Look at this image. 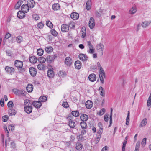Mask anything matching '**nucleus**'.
Returning <instances> with one entry per match:
<instances>
[{"label":"nucleus","instance_id":"1","mask_svg":"<svg viewBox=\"0 0 151 151\" xmlns=\"http://www.w3.org/2000/svg\"><path fill=\"white\" fill-rule=\"evenodd\" d=\"M102 72H99V75L101 82L102 84H104V78H106V76L104 71L102 70Z\"/></svg>","mask_w":151,"mask_h":151},{"label":"nucleus","instance_id":"2","mask_svg":"<svg viewBox=\"0 0 151 151\" xmlns=\"http://www.w3.org/2000/svg\"><path fill=\"white\" fill-rule=\"evenodd\" d=\"M32 105L37 108H39L42 106V104L39 101H34L30 104V105Z\"/></svg>","mask_w":151,"mask_h":151},{"label":"nucleus","instance_id":"3","mask_svg":"<svg viewBox=\"0 0 151 151\" xmlns=\"http://www.w3.org/2000/svg\"><path fill=\"white\" fill-rule=\"evenodd\" d=\"M61 30L63 32H68L69 30L68 26L65 24H63L61 26Z\"/></svg>","mask_w":151,"mask_h":151},{"label":"nucleus","instance_id":"4","mask_svg":"<svg viewBox=\"0 0 151 151\" xmlns=\"http://www.w3.org/2000/svg\"><path fill=\"white\" fill-rule=\"evenodd\" d=\"M14 65L18 68H21L23 66V62L19 60H16L14 61Z\"/></svg>","mask_w":151,"mask_h":151},{"label":"nucleus","instance_id":"5","mask_svg":"<svg viewBox=\"0 0 151 151\" xmlns=\"http://www.w3.org/2000/svg\"><path fill=\"white\" fill-rule=\"evenodd\" d=\"M89 27L91 29H93L94 28L95 24L94 22V18L91 17L90 18L88 24Z\"/></svg>","mask_w":151,"mask_h":151},{"label":"nucleus","instance_id":"6","mask_svg":"<svg viewBox=\"0 0 151 151\" xmlns=\"http://www.w3.org/2000/svg\"><path fill=\"white\" fill-rule=\"evenodd\" d=\"M29 71L30 75L33 77L35 76L37 74V70L34 67H31L29 68Z\"/></svg>","mask_w":151,"mask_h":151},{"label":"nucleus","instance_id":"7","mask_svg":"<svg viewBox=\"0 0 151 151\" xmlns=\"http://www.w3.org/2000/svg\"><path fill=\"white\" fill-rule=\"evenodd\" d=\"M30 105L29 106H25L24 108V111L27 114H30L32 112V107Z\"/></svg>","mask_w":151,"mask_h":151},{"label":"nucleus","instance_id":"8","mask_svg":"<svg viewBox=\"0 0 151 151\" xmlns=\"http://www.w3.org/2000/svg\"><path fill=\"white\" fill-rule=\"evenodd\" d=\"M5 70L6 72L11 75L14 73L15 70L14 68L8 66L6 67Z\"/></svg>","mask_w":151,"mask_h":151},{"label":"nucleus","instance_id":"9","mask_svg":"<svg viewBox=\"0 0 151 151\" xmlns=\"http://www.w3.org/2000/svg\"><path fill=\"white\" fill-rule=\"evenodd\" d=\"M21 9L23 12L27 13L29 10V6L26 4H24L21 6Z\"/></svg>","mask_w":151,"mask_h":151},{"label":"nucleus","instance_id":"10","mask_svg":"<svg viewBox=\"0 0 151 151\" xmlns=\"http://www.w3.org/2000/svg\"><path fill=\"white\" fill-rule=\"evenodd\" d=\"M65 63L68 66H70L72 63V59L70 57H67L65 59Z\"/></svg>","mask_w":151,"mask_h":151},{"label":"nucleus","instance_id":"11","mask_svg":"<svg viewBox=\"0 0 151 151\" xmlns=\"http://www.w3.org/2000/svg\"><path fill=\"white\" fill-rule=\"evenodd\" d=\"M79 58L82 61H86L88 58L86 54H80L78 55Z\"/></svg>","mask_w":151,"mask_h":151},{"label":"nucleus","instance_id":"12","mask_svg":"<svg viewBox=\"0 0 151 151\" xmlns=\"http://www.w3.org/2000/svg\"><path fill=\"white\" fill-rule=\"evenodd\" d=\"M27 4L29 6V8H32L34 7L35 5V2L33 0H28Z\"/></svg>","mask_w":151,"mask_h":151},{"label":"nucleus","instance_id":"13","mask_svg":"<svg viewBox=\"0 0 151 151\" xmlns=\"http://www.w3.org/2000/svg\"><path fill=\"white\" fill-rule=\"evenodd\" d=\"M25 12L22 11H19L17 13V17L20 19L24 18L25 16Z\"/></svg>","mask_w":151,"mask_h":151},{"label":"nucleus","instance_id":"14","mask_svg":"<svg viewBox=\"0 0 151 151\" xmlns=\"http://www.w3.org/2000/svg\"><path fill=\"white\" fill-rule=\"evenodd\" d=\"M85 106L87 108L91 109L93 106V102L90 100H88L85 103Z\"/></svg>","mask_w":151,"mask_h":151},{"label":"nucleus","instance_id":"15","mask_svg":"<svg viewBox=\"0 0 151 151\" xmlns=\"http://www.w3.org/2000/svg\"><path fill=\"white\" fill-rule=\"evenodd\" d=\"M96 75L94 73L88 76L89 80L91 82L94 81L96 80Z\"/></svg>","mask_w":151,"mask_h":151},{"label":"nucleus","instance_id":"16","mask_svg":"<svg viewBox=\"0 0 151 151\" xmlns=\"http://www.w3.org/2000/svg\"><path fill=\"white\" fill-rule=\"evenodd\" d=\"M71 18L73 20L78 19L79 17V14L76 12H74L71 14L70 15Z\"/></svg>","mask_w":151,"mask_h":151},{"label":"nucleus","instance_id":"17","mask_svg":"<svg viewBox=\"0 0 151 151\" xmlns=\"http://www.w3.org/2000/svg\"><path fill=\"white\" fill-rule=\"evenodd\" d=\"M82 63L79 60L76 61L75 63V68L78 69H80L81 67Z\"/></svg>","mask_w":151,"mask_h":151},{"label":"nucleus","instance_id":"18","mask_svg":"<svg viewBox=\"0 0 151 151\" xmlns=\"http://www.w3.org/2000/svg\"><path fill=\"white\" fill-rule=\"evenodd\" d=\"M33 89V86L32 84H29L26 87V89L27 91L29 92H32Z\"/></svg>","mask_w":151,"mask_h":151},{"label":"nucleus","instance_id":"19","mask_svg":"<svg viewBox=\"0 0 151 151\" xmlns=\"http://www.w3.org/2000/svg\"><path fill=\"white\" fill-rule=\"evenodd\" d=\"M88 115L86 114H82L80 116L81 120L82 122H85L87 121L88 119Z\"/></svg>","mask_w":151,"mask_h":151},{"label":"nucleus","instance_id":"20","mask_svg":"<svg viewBox=\"0 0 151 151\" xmlns=\"http://www.w3.org/2000/svg\"><path fill=\"white\" fill-rule=\"evenodd\" d=\"M57 57V56L54 55L53 56H50L48 55L46 58V59L47 60V61L50 62L52 61V60H54L55 58Z\"/></svg>","mask_w":151,"mask_h":151},{"label":"nucleus","instance_id":"21","mask_svg":"<svg viewBox=\"0 0 151 151\" xmlns=\"http://www.w3.org/2000/svg\"><path fill=\"white\" fill-rule=\"evenodd\" d=\"M52 8L55 11L58 10L60 9V5L58 3H55L52 5Z\"/></svg>","mask_w":151,"mask_h":151},{"label":"nucleus","instance_id":"22","mask_svg":"<svg viewBox=\"0 0 151 151\" xmlns=\"http://www.w3.org/2000/svg\"><path fill=\"white\" fill-rule=\"evenodd\" d=\"M54 73L52 70L49 69L47 72V75L49 78H53L54 76Z\"/></svg>","mask_w":151,"mask_h":151},{"label":"nucleus","instance_id":"23","mask_svg":"<svg viewBox=\"0 0 151 151\" xmlns=\"http://www.w3.org/2000/svg\"><path fill=\"white\" fill-rule=\"evenodd\" d=\"M96 49L97 50H101L102 51L101 54L102 55L103 54V50L104 45L102 43H100L98 44L96 46Z\"/></svg>","mask_w":151,"mask_h":151},{"label":"nucleus","instance_id":"24","mask_svg":"<svg viewBox=\"0 0 151 151\" xmlns=\"http://www.w3.org/2000/svg\"><path fill=\"white\" fill-rule=\"evenodd\" d=\"M29 60L30 62L31 63H36L37 60V58L35 56H32L29 57Z\"/></svg>","mask_w":151,"mask_h":151},{"label":"nucleus","instance_id":"25","mask_svg":"<svg viewBox=\"0 0 151 151\" xmlns=\"http://www.w3.org/2000/svg\"><path fill=\"white\" fill-rule=\"evenodd\" d=\"M150 23H151V20L150 21H146L142 22L141 25L143 27L145 28Z\"/></svg>","mask_w":151,"mask_h":151},{"label":"nucleus","instance_id":"26","mask_svg":"<svg viewBox=\"0 0 151 151\" xmlns=\"http://www.w3.org/2000/svg\"><path fill=\"white\" fill-rule=\"evenodd\" d=\"M8 112L9 114L11 116L13 115H15L16 113V111L14 109H13L12 108H9L8 111Z\"/></svg>","mask_w":151,"mask_h":151},{"label":"nucleus","instance_id":"27","mask_svg":"<svg viewBox=\"0 0 151 151\" xmlns=\"http://www.w3.org/2000/svg\"><path fill=\"white\" fill-rule=\"evenodd\" d=\"M91 0H88L86 3V8L87 10H89L91 8Z\"/></svg>","mask_w":151,"mask_h":151},{"label":"nucleus","instance_id":"28","mask_svg":"<svg viewBox=\"0 0 151 151\" xmlns=\"http://www.w3.org/2000/svg\"><path fill=\"white\" fill-rule=\"evenodd\" d=\"M68 124L71 128H74L76 126L75 122L71 119L69 120Z\"/></svg>","mask_w":151,"mask_h":151},{"label":"nucleus","instance_id":"29","mask_svg":"<svg viewBox=\"0 0 151 151\" xmlns=\"http://www.w3.org/2000/svg\"><path fill=\"white\" fill-rule=\"evenodd\" d=\"M83 147V145L80 142H77L76 144V148L78 150H81Z\"/></svg>","mask_w":151,"mask_h":151},{"label":"nucleus","instance_id":"30","mask_svg":"<svg viewBox=\"0 0 151 151\" xmlns=\"http://www.w3.org/2000/svg\"><path fill=\"white\" fill-rule=\"evenodd\" d=\"M53 49L52 47L51 46H48L45 47V50L48 53H50L53 51Z\"/></svg>","mask_w":151,"mask_h":151},{"label":"nucleus","instance_id":"31","mask_svg":"<svg viewBox=\"0 0 151 151\" xmlns=\"http://www.w3.org/2000/svg\"><path fill=\"white\" fill-rule=\"evenodd\" d=\"M103 10L102 9L100 8L99 10V12H96V15L98 17H100L103 14Z\"/></svg>","mask_w":151,"mask_h":151},{"label":"nucleus","instance_id":"32","mask_svg":"<svg viewBox=\"0 0 151 151\" xmlns=\"http://www.w3.org/2000/svg\"><path fill=\"white\" fill-rule=\"evenodd\" d=\"M47 100V98L45 96H41L39 99V101L40 102H45Z\"/></svg>","mask_w":151,"mask_h":151},{"label":"nucleus","instance_id":"33","mask_svg":"<svg viewBox=\"0 0 151 151\" xmlns=\"http://www.w3.org/2000/svg\"><path fill=\"white\" fill-rule=\"evenodd\" d=\"M80 125L82 129H86L87 125L85 122H82L80 123Z\"/></svg>","mask_w":151,"mask_h":151},{"label":"nucleus","instance_id":"34","mask_svg":"<svg viewBox=\"0 0 151 151\" xmlns=\"http://www.w3.org/2000/svg\"><path fill=\"white\" fill-rule=\"evenodd\" d=\"M23 2L22 0H19L16 4L15 8L16 9H18L20 7L21 4Z\"/></svg>","mask_w":151,"mask_h":151},{"label":"nucleus","instance_id":"35","mask_svg":"<svg viewBox=\"0 0 151 151\" xmlns=\"http://www.w3.org/2000/svg\"><path fill=\"white\" fill-rule=\"evenodd\" d=\"M137 11V9L136 7H132L129 10V13L131 14H134Z\"/></svg>","mask_w":151,"mask_h":151},{"label":"nucleus","instance_id":"36","mask_svg":"<svg viewBox=\"0 0 151 151\" xmlns=\"http://www.w3.org/2000/svg\"><path fill=\"white\" fill-rule=\"evenodd\" d=\"M99 90H100V95L103 97L104 96H105V91L104 90L103 88L101 86H100L99 88Z\"/></svg>","mask_w":151,"mask_h":151},{"label":"nucleus","instance_id":"37","mask_svg":"<svg viewBox=\"0 0 151 151\" xmlns=\"http://www.w3.org/2000/svg\"><path fill=\"white\" fill-rule=\"evenodd\" d=\"M37 54L40 56H42L43 54L44 51L42 49H38L37 50Z\"/></svg>","mask_w":151,"mask_h":151},{"label":"nucleus","instance_id":"38","mask_svg":"<svg viewBox=\"0 0 151 151\" xmlns=\"http://www.w3.org/2000/svg\"><path fill=\"white\" fill-rule=\"evenodd\" d=\"M147 121V119L146 118L144 119L141 122L140 125L142 127L145 126L146 125Z\"/></svg>","mask_w":151,"mask_h":151},{"label":"nucleus","instance_id":"39","mask_svg":"<svg viewBox=\"0 0 151 151\" xmlns=\"http://www.w3.org/2000/svg\"><path fill=\"white\" fill-rule=\"evenodd\" d=\"M71 113L73 116L76 117H78L79 115V112L77 110L73 111H72Z\"/></svg>","mask_w":151,"mask_h":151},{"label":"nucleus","instance_id":"40","mask_svg":"<svg viewBox=\"0 0 151 151\" xmlns=\"http://www.w3.org/2000/svg\"><path fill=\"white\" fill-rule=\"evenodd\" d=\"M46 59L45 58L43 57H41L39 58L38 61L41 63H43L45 62Z\"/></svg>","mask_w":151,"mask_h":151},{"label":"nucleus","instance_id":"41","mask_svg":"<svg viewBox=\"0 0 151 151\" xmlns=\"http://www.w3.org/2000/svg\"><path fill=\"white\" fill-rule=\"evenodd\" d=\"M46 25L50 28H52L53 27L52 23L50 21H47L46 22Z\"/></svg>","mask_w":151,"mask_h":151},{"label":"nucleus","instance_id":"42","mask_svg":"<svg viewBox=\"0 0 151 151\" xmlns=\"http://www.w3.org/2000/svg\"><path fill=\"white\" fill-rule=\"evenodd\" d=\"M13 91L16 95L20 96V90L17 89H13L12 90Z\"/></svg>","mask_w":151,"mask_h":151},{"label":"nucleus","instance_id":"43","mask_svg":"<svg viewBox=\"0 0 151 151\" xmlns=\"http://www.w3.org/2000/svg\"><path fill=\"white\" fill-rule=\"evenodd\" d=\"M69 27L71 29H73L75 28V23L73 22H71L68 24Z\"/></svg>","mask_w":151,"mask_h":151},{"label":"nucleus","instance_id":"44","mask_svg":"<svg viewBox=\"0 0 151 151\" xmlns=\"http://www.w3.org/2000/svg\"><path fill=\"white\" fill-rule=\"evenodd\" d=\"M112 108H111V113H110V125L109 126L111 125L112 123Z\"/></svg>","mask_w":151,"mask_h":151},{"label":"nucleus","instance_id":"45","mask_svg":"<svg viewBox=\"0 0 151 151\" xmlns=\"http://www.w3.org/2000/svg\"><path fill=\"white\" fill-rule=\"evenodd\" d=\"M105 111L106 110L104 108H102L99 112L98 114L100 116H102L104 114L105 112Z\"/></svg>","mask_w":151,"mask_h":151},{"label":"nucleus","instance_id":"46","mask_svg":"<svg viewBox=\"0 0 151 151\" xmlns=\"http://www.w3.org/2000/svg\"><path fill=\"white\" fill-rule=\"evenodd\" d=\"M30 100L28 99H26L24 101V105L25 106H29L30 105Z\"/></svg>","mask_w":151,"mask_h":151},{"label":"nucleus","instance_id":"47","mask_svg":"<svg viewBox=\"0 0 151 151\" xmlns=\"http://www.w3.org/2000/svg\"><path fill=\"white\" fill-rule=\"evenodd\" d=\"M23 38L21 36H18L16 38V41L18 43H20L22 41Z\"/></svg>","mask_w":151,"mask_h":151},{"label":"nucleus","instance_id":"48","mask_svg":"<svg viewBox=\"0 0 151 151\" xmlns=\"http://www.w3.org/2000/svg\"><path fill=\"white\" fill-rule=\"evenodd\" d=\"M44 26V24L42 22H39L37 24V27L40 29H42L43 27Z\"/></svg>","mask_w":151,"mask_h":151},{"label":"nucleus","instance_id":"49","mask_svg":"<svg viewBox=\"0 0 151 151\" xmlns=\"http://www.w3.org/2000/svg\"><path fill=\"white\" fill-rule=\"evenodd\" d=\"M7 105L8 107L9 108H12L14 105V104L13 102L12 101H9Z\"/></svg>","mask_w":151,"mask_h":151},{"label":"nucleus","instance_id":"50","mask_svg":"<svg viewBox=\"0 0 151 151\" xmlns=\"http://www.w3.org/2000/svg\"><path fill=\"white\" fill-rule=\"evenodd\" d=\"M97 65L99 69V72H102V71L104 70L103 69L100 63L99 62H98L97 63Z\"/></svg>","mask_w":151,"mask_h":151},{"label":"nucleus","instance_id":"51","mask_svg":"<svg viewBox=\"0 0 151 151\" xmlns=\"http://www.w3.org/2000/svg\"><path fill=\"white\" fill-rule=\"evenodd\" d=\"M146 140L147 138H144L142 139L141 142V144L142 147H144L145 146L146 143Z\"/></svg>","mask_w":151,"mask_h":151},{"label":"nucleus","instance_id":"52","mask_svg":"<svg viewBox=\"0 0 151 151\" xmlns=\"http://www.w3.org/2000/svg\"><path fill=\"white\" fill-rule=\"evenodd\" d=\"M51 33L54 36H56L58 34L57 32L54 29H52L51 30Z\"/></svg>","mask_w":151,"mask_h":151},{"label":"nucleus","instance_id":"53","mask_svg":"<svg viewBox=\"0 0 151 151\" xmlns=\"http://www.w3.org/2000/svg\"><path fill=\"white\" fill-rule=\"evenodd\" d=\"M21 91L20 93V96H25L27 93V92L24 90H20Z\"/></svg>","mask_w":151,"mask_h":151},{"label":"nucleus","instance_id":"54","mask_svg":"<svg viewBox=\"0 0 151 151\" xmlns=\"http://www.w3.org/2000/svg\"><path fill=\"white\" fill-rule=\"evenodd\" d=\"M32 17L33 19L35 20H39L40 18L39 16L36 14H34L32 15Z\"/></svg>","mask_w":151,"mask_h":151},{"label":"nucleus","instance_id":"55","mask_svg":"<svg viewBox=\"0 0 151 151\" xmlns=\"http://www.w3.org/2000/svg\"><path fill=\"white\" fill-rule=\"evenodd\" d=\"M8 119V116L7 115H4V116L2 117V120L4 122H6L7 121Z\"/></svg>","mask_w":151,"mask_h":151},{"label":"nucleus","instance_id":"56","mask_svg":"<svg viewBox=\"0 0 151 151\" xmlns=\"http://www.w3.org/2000/svg\"><path fill=\"white\" fill-rule=\"evenodd\" d=\"M103 129H101V128H99L98 131L97 132V136L101 137V135L103 132Z\"/></svg>","mask_w":151,"mask_h":151},{"label":"nucleus","instance_id":"57","mask_svg":"<svg viewBox=\"0 0 151 151\" xmlns=\"http://www.w3.org/2000/svg\"><path fill=\"white\" fill-rule=\"evenodd\" d=\"M8 128L9 130L13 131L14 129V126L12 124L8 126Z\"/></svg>","mask_w":151,"mask_h":151},{"label":"nucleus","instance_id":"58","mask_svg":"<svg viewBox=\"0 0 151 151\" xmlns=\"http://www.w3.org/2000/svg\"><path fill=\"white\" fill-rule=\"evenodd\" d=\"M38 69L40 70H42L43 69V65L41 64H39L37 66Z\"/></svg>","mask_w":151,"mask_h":151},{"label":"nucleus","instance_id":"59","mask_svg":"<svg viewBox=\"0 0 151 151\" xmlns=\"http://www.w3.org/2000/svg\"><path fill=\"white\" fill-rule=\"evenodd\" d=\"M58 75L60 77H63L65 75L64 73L63 72L60 71H59V72L58 73Z\"/></svg>","mask_w":151,"mask_h":151},{"label":"nucleus","instance_id":"60","mask_svg":"<svg viewBox=\"0 0 151 151\" xmlns=\"http://www.w3.org/2000/svg\"><path fill=\"white\" fill-rule=\"evenodd\" d=\"M101 137L97 135V137L94 140V142L95 144H97L100 140Z\"/></svg>","mask_w":151,"mask_h":151},{"label":"nucleus","instance_id":"61","mask_svg":"<svg viewBox=\"0 0 151 151\" xmlns=\"http://www.w3.org/2000/svg\"><path fill=\"white\" fill-rule=\"evenodd\" d=\"M81 134L79 135L78 137V138L79 140L82 141L83 140L84 137Z\"/></svg>","mask_w":151,"mask_h":151},{"label":"nucleus","instance_id":"62","mask_svg":"<svg viewBox=\"0 0 151 151\" xmlns=\"http://www.w3.org/2000/svg\"><path fill=\"white\" fill-rule=\"evenodd\" d=\"M147 105L148 106H149L151 105V99L149 98L147 102Z\"/></svg>","mask_w":151,"mask_h":151},{"label":"nucleus","instance_id":"63","mask_svg":"<svg viewBox=\"0 0 151 151\" xmlns=\"http://www.w3.org/2000/svg\"><path fill=\"white\" fill-rule=\"evenodd\" d=\"M68 106V103L67 102H63L62 104V106L65 108H67Z\"/></svg>","mask_w":151,"mask_h":151},{"label":"nucleus","instance_id":"64","mask_svg":"<svg viewBox=\"0 0 151 151\" xmlns=\"http://www.w3.org/2000/svg\"><path fill=\"white\" fill-rule=\"evenodd\" d=\"M87 43L88 45V46H89V49H90L91 48H93V46L92 45L91 43V42L90 41H88L87 42Z\"/></svg>","mask_w":151,"mask_h":151}]
</instances>
